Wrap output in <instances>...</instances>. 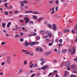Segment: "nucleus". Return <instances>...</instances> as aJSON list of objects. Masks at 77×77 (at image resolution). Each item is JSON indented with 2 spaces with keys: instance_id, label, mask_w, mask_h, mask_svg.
<instances>
[{
  "instance_id": "393cba45",
  "label": "nucleus",
  "mask_w": 77,
  "mask_h": 77,
  "mask_svg": "<svg viewBox=\"0 0 77 77\" xmlns=\"http://www.w3.org/2000/svg\"><path fill=\"white\" fill-rule=\"evenodd\" d=\"M11 22H9L7 26V27H9V26L11 25Z\"/></svg>"
},
{
  "instance_id": "4d7b16f0",
  "label": "nucleus",
  "mask_w": 77,
  "mask_h": 77,
  "mask_svg": "<svg viewBox=\"0 0 77 77\" xmlns=\"http://www.w3.org/2000/svg\"><path fill=\"white\" fill-rule=\"evenodd\" d=\"M74 77V75H72V74L70 76H69V77Z\"/></svg>"
},
{
  "instance_id": "4be33fe9",
  "label": "nucleus",
  "mask_w": 77,
  "mask_h": 77,
  "mask_svg": "<svg viewBox=\"0 0 77 77\" xmlns=\"http://www.w3.org/2000/svg\"><path fill=\"white\" fill-rule=\"evenodd\" d=\"M73 72L75 73V74H77V69L76 68L75 70L73 71Z\"/></svg>"
},
{
  "instance_id": "052dcab7",
  "label": "nucleus",
  "mask_w": 77,
  "mask_h": 77,
  "mask_svg": "<svg viewBox=\"0 0 77 77\" xmlns=\"http://www.w3.org/2000/svg\"><path fill=\"white\" fill-rule=\"evenodd\" d=\"M20 34L21 36H22V35H23V32H20Z\"/></svg>"
},
{
  "instance_id": "bb28decb",
  "label": "nucleus",
  "mask_w": 77,
  "mask_h": 77,
  "mask_svg": "<svg viewBox=\"0 0 77 77\" xmlns=\"http://www.w3.org/2000/svg\"><path fill=\"white\" fill-rule=\"evenodd\" d=\"M20 36L18 35H15V38H17V37H20Z\"/></svg>"
},
{
  "instance_id": "1a4fd4ad",
  "label": "nucleus",
  "mask_w": 77,
  "mask_h": 77,
  "mask_svg": "<svg viewBox=\"0 0 77 77\" xmlns=\"http://www.w3.org/2000/svg\"><path fill=\"white\" fill-rule=\"evenodd\" d=\"M32 14H41V12L38 13V11H34L32 12Z\"/></svg>"
},
{
  "instance_id": "c03bdc74",
  "label": "nucleus",
  "mask_w": 77,
  "mask_h": 77,
  "mask_svg": "<svg viewBox=\"0 0 77 77\" xmlns=\"http://www.w3.org/2000/svg\"><path fill=\"white\" fill-rule=\"evenodd\" d=\"M54 11L53 10V11H51V14H54Z\"/></svg>"
},
{
  "instance_id": "0eeeda50",
  "label": "nucleus",
  "mask_w": 77,
  "mask_h": 77,
  "mask_svg": "<svg viewBox=\"0 0 77 77\" xmlns=\"http://www.w3.org/2000/svg\"><path fill=\"white\" fill-rule=\"evenodd\" d=\"M66 66L67 67H69V66H70V63L69 62H66V64H65Z\"/></svg>"
},
{
  "instance_id": "9d476101",
  "label": "nucleus",
  "mask_w": 77,
  "mask_h": 77,
  "mask_svg": "<svg viewBox=\"0 0 77 77\" xmlns=\"http://www.w3.org/2000/svg\"><path fill=\"white\" fill-rule=\"evenodd\" d=\"M40 33L42 34V35H44L45 33V31L44 30H41L40 31Z\"/></svg>"
},
{
  "instance_id": "2f4dec72",
  "label": "nucleus",
  "mask_w": 77,
  "mask_h": 77,
  "mask_svg": "<svg viewBox=\"0 0 77 77\" xmlns=\"http://www.w3.org/2000/svg\"><path fill=\"white\" fill-rule=\"evenodd\" d=\"M23 3H27V1H23Z\"/></svg>"
},
{
  "instance_id": "864d4df0",
  "label": "nucleus",
  "mask_w": 77,
  "mask_h": 77,
  "mask_svg": "<svg viewBox=\"0 0 77 77\" xmlns=\"http://www.w3.org/2000/svg\"><path fill=\"white\" fill-rule=\"evenodd\" d=\"M77 29V25H76V26L74 27V29L76 30Z\"/></svg>"
},
{
  "instance_id": "c9c22d12",
  "label": "nucleus",
  "mask_w": 77,
  "mask_h": 77,
  "mask_svg": "<svg viewBox=\"0 0 77 77\" xmlns=\"http://www.w3.org/2000/svg\"><path fill=\"white\" fill-rule=\"evenodd\" d=\"M11 8H12V6H11L9 7L8 8V10H9V9H11Z\"/></svg>"
},
{
  "instance_id": "a878e982",
  "label": "nucleus",
  "mask_w": 77,
  "mask_h": 77,
  "mask_svg": "<svg viewBox=\"0 0 77 77\" xmlns=\"http://www.w3.org/2000/svg\"><path fill=\"white\" fill-rule=\"evenodd\" d=\"M23 41H24V39H23V38L20 39V42H23Z\"/></svg>"
},
{
  "instance_id": "13d9d810",
  "label": "nucleus",
  "mask_w": 77,
  "mask_h": 77,
  "mask_svg": "<svg viewBox=\"0 0 77 77\" xmlns=\"http://www.w3.org/2000/svg\"><path fill=\"white\" fill-rule=\"evenodd\" d=\"M7 5H8V4L6 3H5V7H6V6H7Z\"/></svg>"
},
{
  "instance_id": "f257e3e1",
  "label": "nucleus",
  "mask_w": 77,
  "mask_h": 77,
  "mask_svg": "<svg viewBox=\"0 0 77 77\" xmlns=\"http://www.w3.org/2000/svg\"><path fill=\"white\" fill-rule=\"evenodd\" d=\"M7 62L9 64L11 62V58L10 57H7Z\"/></svg>"
},
{
  "instance_id": "72a5a7b5",
  "label": "nucleus",
  "mask_w": 77,
  "mask_h": 77,
  "mask_svg": "<svg viewBox=\"0 0 77 77\" xmlns=\"http://www.w3.org/2000/svg\"><path fill=\"white\" fill-rule=\"evenodd\" d=\"M5 23H3L2 25V26L3 27H5Z\"/></svg>"
},
{
  "instance_id": "6ab92c4d",
  "label": "nucleus",
  "mask_w": 77,
  "mask_h": 77,
  "mask_svg": "<svg viewBox=\"0 0 77 77\" xmlns=\"http://www.w3.org/2000/svg\"><path fill=\"white\" fill-rule=\"evenodd\" d=\"M68 73H69L67 71H66L65 72V75H64L65 77H66V75H67V74H68Z\"/></svg>"
},
{
  "instance_id": "7c9ffc66",
  "label": "nucleus",
  "mask_w": 77,
  "mask_h": 77,
  "mask_svg": "<svg viewBox=\"0 0 77 77\" xmlns=\"http://www.w3.org/2000/svg\"><path fill=\"white\" fill-rule=\"evenodd\" d=\"M35 73H34L30 77H33L34 76H35Z\"/></svg>"
},
{
  "instance_id": "f03ea898",
  "label": "nucleus",
  "mask_w": 77,
  "mask_h": 77,
  "mask_svg": "<svg viewBox=\"0 0 77 77\" xmlns=\"http://www.w3.org/2000/svg\"><path fill=\"white\" fill-rule=\"evenodd\" d=\"M48 68V65H45L43 67H41V69L43 71H45L46 68Z\"/></svg>"
},
{
  "instance_id": "5701e85b",
  "label": "nucleus",
  "mask_w": 77,
  "mask_h": 77,
  "mask_svg": "<svg viewBox=\"0 0 77 77\" xmlns=\"http://www.w3.org/2000/svg\"><path fill=\"white\" fill-rule=\"evenodd\" d=\"M43 19H44L43 18L40 17L38 19V21H41V20H43Z\"/></svg>"
},
{
  "instance_id": "e433bc0d",
  "label": "nucleus",
  "mask_w": 77,
  "mask_h": 77,
  "mask_svg": "<svg viewBox=\"0 0 77 77\" xmlns=\"http://www.w3.org/2000/svg\"><path fill=\"white\" fill-rule=\"evenodd\" d=\"M31 53V52L29 51L28 52H27L25 53V54H29V53Z\"/></svg>"
},
{
  "instance_id": "5fc2aeb1",
  "label": "nucleus",
  "mask_w": 77,
  "mask_h": 77,
  "mask_svg": "<svg viewBox=\"0 0 77 77\" xmlns=\"http://www.w3.org/2000/svg\"><path fill=\"white\" fill-rule=\"evenodd\" d=\"M63 63H61V65H60V66H63Z\"/></svg>"
},
{
  "instance_id": "79ce46f5",
  "label": "nucleus",
  "mask_w": 77,
  "mask_h": 77,
  "mask_svg": "<svg viewBox=\"0 0 77 77\" xmlns=\"http://www.w3.org/2000/svg\"><path fill=\"white\" fill-rule=\"evenodd\" d=\"M14 13L15 14H17V13H18V11H17L15 10L14 11Z\"/></svg>"
},
{
  "instance_id": "412c9836",
  "label": "nucleus",
  "mask_w": 77,
  "mask_h": 77,
  "mask_svg": "<svg viewBox=\"0 0 77 77\" xmlns=\"http://www.w3.org/2000/svg\"><path fill=\"white\" fill-rule=\"evenodd\" d=\"M56 73H57V70H55L54 71L53 74H56Z\"/></svg>"
},
{
  "instance_id": "69168bd1",
  "label": "nucleus",
  "mask_w": 77,
  "mask_h": 77,
  "mask_svg": "<svg viewBox=\"0 0 77 77\" xmlns=\"http://www.w3.org/2000/svg\"><path fill=\"white\" fill-rule=\"evenodd\" d=\"M38 69L39 71H41V69H41V68H39Z\"/></svg>"
},
{
  "instance_id": "423d86ee",
  "label": "nucleus",
  "mask_w": 77,
  "mask_h": 77,
  "mask_svg": "<svg viewBox=\"0 0 77 77\" xmlns=\"http://www.w3.org/2000/svg\"><path fill=\"white\" fill-rule=\"evenodd\" d=\"M29 45H30L31 46V47H32V46H33V45H34V44H35V42H29Z\"/></svg>"
},
{
  "instance_id": "6e6d98bb",
  "label": "nucleus",
  "mask_w": 77,
  "mask_h": 77,
  "mask_svg": "<svg viewBox=\"0 0 77 77\" xmlns=\"http://www.w3.org/2000/svg\"><path fill=\"white\" fill-rule=\"evenodd\" d=\"M70 69L69 67H68L67 68V70H70Z\"/></svg>"
},
{
  "instance_id": "6e6552de",
  "label": "nucleus",
  "mask_w": 77,
  "mask_h": 77,
  "mask_svg": "<svg viewBox=\"0 0 77 77\" xmlns=\"http://www.w3.org/2000/svg\"><path fill=\"white\" fill-rule=\"evenodd\" d=\"M36 50L37 51H43V49H42V48H37Z\"/></svg>"
},
{
  "instance_id": "680f3d73",
  "label": "nucleus",
  "mask_w": 77,
  "mask_h": 77,
  "mask_svg": "<svg viewBox=\"0 0 77 77\" xmlns=\"http://www.w3.org/2000/svg\"><path fill=\"white\" fill-rule=\"evenodd\" d=\"M3 2H6L7 0H3Z\"/></svg>"
},
{
  "instance_id": "cd10ccee",
  "label": "nucleus",
  "mask_w": 77,
  "mask_h": 77,
  "mask_svg": "<svg viewBox=\"0 0 77 77\" xmlns=\"http://www.w3.org/2000/svg\"><path fill=\"white\" fill-rule=\"evenodd\" d=\"M50 52H47L45 54V55H46V56H47L49 54H50Z\"/></svg>"
},
{
  "instance_id": "603ef678",
  "label": "nucleus",
  "mask_w": 77,
  "mask_h": 77,
  "mask_svg": "<svg viewBox=\"0 0 77 77\" xmlns=\"http://www.w3.org/2000/svg\"><path fill=\"white\" fill-rule=\"evenodd\" d=\"M36 66H37V64H35L34 66V68H35V67H36Z\"/></svg>"
},
{
  "instance_id": "39448f33",
  "label": "nucleus",
  "mask_w": 77,
  "mask_h": 77,
  "mask_svg": "<svg viewBox=\"0 0 77 77\" xmlns=\"http://www.w3.org/2000/svg\"><path fill=\"white\" fill-rule=\"evenodd\" d=\"M73 52L71 53V55H73L74 53H75V47H73Z\"/></svg>"
},
{
  "instance_id": "338daca9",
  "label": "nucleus",
  "mask_w": 77,
  "mask_h": 77,
  "mask_svg": "<svg viewBox=\"0 0 77 77\" xmlns=\"http://www.w3.org/2000/svg\"><path fill=\"white\" fill-rule=\"evenodd\" d=\"M33 35H36V34L35 32H34Z\"/></svg>"
},
{
  "instance_id": "f8f14e48",
  "label": "nucleus",
  "mask_w": 77,
  "mask_h": 77,
  "mask_svg": "<svg viewBox=\"0 0 77 77\" xmlns=\"http://www.w3.org/2000/svg\"><path fill=\"white\" fill-rule=\"evenodd\" d=\"M35 38H36V39L38 41H39V40L40 39V36H39L38 35L36 36Z\"/></svg>"
},
{
  "instance_id": "f3484780",
  "label": "nucleus",
  "mask_w": 77,
  "mask_h": 77,
  "mask_svg": "<svg viewBox=\"0 0 77 77\" xmlns=\"http://www.w3.org/2000/svg\"><path fill=\"white\" fill-rule=\"evenodd\" d=\"M52 36L53 34L52 33H48V36H49V37H52Z\"/></svg>"
},
{
  "instance_id": "de8ad7c7",
  "label": "nucleus",
  "mask_w": 77,
  "mask_h": 77,
  "mask_svg": "<svg viewBox=\"0 0 77 77\" xmlns=\"http://www.w3.org/2000/svg\"><path fill=\"white\" fill-rule=\"evenodd\" d=\"M52 74H53V73L52 72H51L48 75V76H50V75H52Z\"/></svg>"
},
{
  "instance_id": "4468645a",
  "label": "nucleus",
  "mask_w": 77,
  "mask_h": 77,
  "mask_svg": "<svg viewBox=\"0 0 77 77\" xmlns=\"http://www.w3.org/2000/svg\"><path fill=\"white\" fill-rule=\"evenodd\" d=\"M68 51L69 53H71L72 51V49L71 48L69 47L68 48Z\"/></svg>"
},
{
  "instance_id": "a18cd8bd",
  "label": "nucleus",
  "mask_w": 77,
  "mask_h": 77,
  "mask_svg": "<svg viewBox=\"0 0 77 77\" xmlns=\"http://www.w3.org/2000/svg\"><path fill=\"white\" fill-rule=\"evenodd\" d=\"M74 61H77V57L74 59Z\"/></svg>"
},
{
  "instance_id": "b1692460",
  "label": "nucleus",
  "mask_w": 77,
  "mask_h": 77,
  "mask_svg": "<svg viewBox=\"0 0 77 77\" xmlns=\"http://www.w3.org/2000/svg\"><path fill=\"white\" fill-rule=\"evenodd\" d=\"M71 33H73V34H75V32L74 30H72L71 31Z\"/></svg>"
},
{
  "instance_id": "ddd939ff",
  "label": "nucleus",
  "mask_w": 77,
  "mask_h": 77,
  "mask_svg": "<svg viewBox=\"0 0 77 77\" xmlns=\"http://www.w3.org/2000/svg\"><path fill=\"white\" fill-rule=\"evenodd\" d=\"M45 60H42V62L41 63V65H43L45 63Z\"/></svg>"
},
{
  "instance_id": "a19ab883",
  "label": "nucleus",
  "mask_w": 77,
  "mask_h": 77,
  "mask_svg": "<svg viewBox=\"0 0 77 77\" xmlns=\"http://www.w3.org/2000/svg\"><path fill=\"white\" fill-rule=\"evenodd\" d=\"M5 14L7 15H8V12H7L6 11H5L4 12Z\"/></svg>"
},
{
  "instance_id": "ea45409f",
  "label": "nucleus",
  "mask_w": 77,
  "mask_h": 77,
  "mask_svg": "<svg viewBox=\"0 0 77 77\" xmlns=\"http://www.w3.org/2000/svg\"><path fill=\"white\" fill-rule=\"evenodd\" d=\"M5 64V62H3L1 64V65H2V66H3Z\"/></svg>"
},
{
  "instance_id": "a211bd4d",
  "label": "nucleus",
  "mask_w": 77,
  "mask_h": 77,
  "mask_svg": "<svg viewBox=\"0 0 77 77\" xmlns=\"http://www.w3.org/2000/svg\"><path fill=\"white\" fill-rule=\"evenodd\" d=\"M67 51V50L66 49H63L62 51V52L63 53H66V52Z\"/></svg>"
},
{
  "instance_id": "aec40b11",
  "label": "nucleus",
  "mask_w": 77,
  "mask_h": 77,
  "mask_svg": "<svg viewBox=\"0 0 77 77\" xmlns=\"http://www.w3.org/2000/svg\"><path fill=\"white\" fill-rule=\"evenodd\" d=\"M28 42H27V41H26L25 44V47H27L28 46Z\"/></svg>"
},
{
  "instance_id": "0e129e2a",
  "label": "nucleus",
  "mask_w": 77,
  "mask_h": 77,
  "mask_svg": "<svg viewBox=\"0 0 77 77\" xmlns=\"http://www.w3.org/2000/svg\"><path fill=\"white\" fill-rule=\"evenodd\" d=\"M57 9H58V7H57L56 8V9L55 11H57Z\"/></svg>"
},
{
  "instance_id": "49530a36",
  "label": "nucleus",
  "mask_w": 77,
  "mask_h": 77,
  "mask_svg": "<svg viewBox=\"0 0 77 77\" xmlns=\"http://www.w3.org/2000/svg\"><path fill=\"white\" fill-rule=\"evenodd\" d=\"M58 45L59 46H62V44H60V43L58 44Z\"/></svg>"
},
{
  "instance_id": "7ed1b4c3",
  "label": "nucleus",
  "mask_w": 77,
  "mask_h": 77,
  "mask_svg": "<svg viewBox=\"0 0 77 77\" xmlns=\"http://www.w3.org/2000/svg\"><path fill=\"white\" fill-rule=\"evenodd\" d=\"M53 30H56L57 29V26L54 23L53 25Z\"/></svg>"
},
{
  "instance_id": "20e7f679",
  "label": "nucleus",
  "mask_w": 77,
  "mask_h": 77,
  "mask_svg": "<svg viewBox=\"0 0 77 77\" xmlns=\"http://www.w3.org/2000/svg\"><path fill=\"white\" fill-rule=\"evenodd\" d=\"M24 20H26L25 21V23L26 24H27V23L28 22H29V19L28 18V17H25L24 18Z\"/></svg>"
},
{
  "instance_id": "8fccbe9b",
  "label": "nucleus",
  "mask_w": 77,
  "mask_h": 77,
  "mask_svg": "<svg viewBox=\"0 0 77 77\" xmlns=\"http://www.w3.org/2000/svg\"><path fill=\"white\" fill-rule=\"evenodd\" d=\"M6 44L5 42H2V45H3V44Z\"/></svg>"
},
{
  "instance_id": "2eb2a0df",
  "label": "nucleus",
  "mask_w": 77,
  "mask_h": 77,
  "mask_svg": "<svg viewBox=\"0 0 77 77\" xmlns=\"http://www.w3.org/2000/svg\"><path fill=\"white\" fill-rule=\"evenodd\" d=\"M32 18L34 20H36L37 18V16L36 15H33L32 16Z\"/></svg>"
},
{
  "instance_id": "774afa93",
  "label": "nucleus",
  "mask_w": 77,
  "mask_h": 77,
  "mask_svg": "<svg viewBox=\"0 0 77 77\" xmlns=\"http://www.w3.org/2000/svg\"><path fill=\"white\" fill-rule=\"evenodd\" d=\"M29 64L30 65H32V61H31L30 63H29Z\"/></svg>"
},
{
  "instance_id": "c85d7f7f",
  "label": "nucleus",
  "mask_w": 77,
  "mask_h": 77,
  "mask_svg": "<svg viewBox=\"0 0 77 77\" xmlns=\"http://www.w3.org/2000/svg\"><path fill=\"white\" fill-rule=\"evenodd\" d=\"M20 3L21 4V6H24V3H23L20 2Z\"/></svg>"
},
{
  "instance_id": "e2e57ef3",
  "label": "nucleus",
  "mask_w": 77,
  "mask_h": 77,
  "mask_svg": "<svg viewBox=\"0 0 77 77\" xmlns=\"http://www.w3.org/2000/svg\"><path fill=\"white\" fill-rule=\"evenodd\" d=\"M52 45H53V43H50L49 44V46H51Z\"/></svg>"
},
{
  "instance_id": "4c0bfd02",
  "label": "nucleus",
  "mask_w": 77,
  "mask_h": 77,
  "mask_svg": "<svg viewBox=\"0 0 77 77\" xmlns=\"http://www.w3.org/2000/svg\"><path fill=\"white\" fill-rule=\"evenodd\" d=\"M19 21L20 22H21V23H24V22L23 21V20H21V19H20L19 20Z\"/></svg>"
},
{
  "instance_id": "dca6fc26",
  "label": "nucleus",
  "mask_w": 77,
  "mask_h": 77,
  "mask_svg": "<svg viewBox=\"0 0 77 77\" xmlns=\"http://www.w3.org/2000/svg\"><path fill=\"white\" fill-rule=\"evenodd\" d=\"M48 26L49 27V28H50V29H52V27L51 25H50V24H48Z\"/></svg>"
},
{
  "instance_id": "3c124183",
  "label": "nucleus",
  "mask_w": 77,
  "mask_h": 77,
  "mask_svg": "<svg viewBox=\"0 0 77 77\" xmlns=\"http://www.w3.org/2000/svg\"><path fill=\"white\" fill-rule=\"evenodd\" d=\"M59 42H60V43H62V40L60 39L59 40Z\"/></svg>"
},
{
  "instance_id": "9b49d317",
  "label": "nucleus",
  "mask_w": 77,
  "mask_h": 77,
  "mask_svg": "<svg viewBox=\"0 0 77 77\" xmlns=\"http://www.w3.org/2000/svg\"><path fill=\"white\" fill-rule=\"evenodd\" d=\"M63 31L64 32H65V33H66L67 32H69L70 30H69V29H65Z\"/></svg>"
},
{
  "instance_id": "37998d69",
  "label": "nucleus",
  "mask_w": 77,
  "mask_h": 77,
  "mask_svg": "<svg viewBox=\"0 0 77 77\" xmlns=\"http://www.w3.org/2000/svg\"><path fill=\"white\" fill-rule=\"evenodd\" d=\"M33 65H34V64H32V65H31L30 66L29 68H32V67L33 66Z\"/></svg>"
},
{
  "instance_id": "09e8293b",
  "label": "nucleus",
  "mask_w": 77,
  "mask_h": 77,
  "mask_svg": "<svg viewBox=\"0 0 77 77\" xmlns=\"http://www.w3.org/2000/svg\"><path fill=\"white\" fill-rule=\"evenodd\" d=\"M29 23L30 24H31V23H32V24H33L34 23L32 21H30V22H29Z\"/></svg>"
},
{
  "instance_id": "58836bf2",
  "label": "nucleus",
  "mask_w": 77,
  "mask_h": 77,
  "mask_svg": "<svg viewBox=\"0 0 77 77\" xmlns=\"http://www.w3.org/2000/svg\"><path fill=\"white\" fill-rule=\"evenodd\" d=\"M58 3H59V1L58 0H56L55 2V3L57 5H58Z\"/></svg>"
},
{
  "instance_id": "473e14b6",
  "label": "nucleus",
  "mask_w": 77,
  "mask_h": 77,
  "mask_svg": "<svg viewBox=\"0 0 77 77\" xmlns=\"http://www.w3.org/2000/svg\"><path fill=\"white\" fill-rule=\"evenodd\" d=\"M49 39H47L45 40V41H46V42H49Z\"/></svg>"
},
{
  "instance_id": "f704fd0d",
  "label": "nucleus",
  "mask_w": 77,
  "mask_h": 77,
  "mask_svg": "<svg viewBox=\"0 0 77 77\" xmlns=\"http://www.w3.org/2000/svg\"><path fill=\"white\" fill-rule=\"evenodd\" d=\"M71 68L72 69H74V68H75V66L72 65L71 67Z\"/></svg>"
},
{
  "instance_id": "bf43d9fd",
  "label": "nucleus",
  "mask_w": 77,
  "mask_h": 77,
  "mask_svg": "<svg viewBox=\"0 0 77 77\" xmlns=\"http://www.w3.org/2000/svg\"><path fill=\"white\" fill-rule=\"evenodd\" d=\"M77 42V37H76V38L75 41V42Z\"/></svg>"
},
{
  "instance_id": "c756f323",
  "label": "nucleus",
  "mask_w": 77,
  "mask_h": 77,
  "mask_svg": "<svg viewBox=\"0 0 77 77\" xmlns=\"http://www.w3.org/2000/svg\"><path fill=\"white\" fill-rule=\"evenodd\" d=\"M24 65H26L27 64V60H25L24 62Z\"/></svg>"
}]
</instances>
